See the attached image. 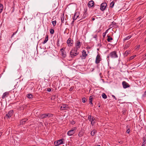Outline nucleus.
Segmentation results:
<instances>
[{
    "label": "nucleus",
    "mask_w": 146,
    "mask_h": 146,
    "mask_svg": "<svg viewBox=\"0 0 146 146\" xmlns=\"http://www.w3.org/2000/svg\"><path fill=\"white\" fill-rule=\"evenodd\" d=\"M80 15V13L79 12H75L74 15V17L73 18V20H75L78 17L79 18L80 16L79 15Z\"/></svg>",
    "instance_id": "ddd939ff"
},
{
    "label": "nucleus",
    "mask_w": 146,
    "mask_h": 146,
    "mask_svg": "<svg viewBox=\"0 0 146 146\" xmlns=\"http://www.w3.org/2000/svg\"><path fill=\"white\" fill-rule=\"evenodd\" d=\"M129 127H130L128 125L126 126V128L127 129L126 132L128 133H129L130 131Z\"/></svg>",
    "instance_id": "2f4dec72"
},
{
    "label": "nucleus",
    "mask_w": 146,
    "mask_h": 146,
    "mask_svg": "<svg viewBox=\"0 0 146 146\" xmlns=\"http://www.w3.org/2000/svg\"><path fill=\"white\" fill-rule=\"evenodd\" d=\"M48 35H46V38H45V40L43 42V44H44L46 43L47 42V41H48Z\"/></svg>",
    "instance_id": "bb28decb"
},
{
    "label": "nucleus",
    "mask_w": 146,
    "mask_h": 146,
    "mask_svg": "<svg viewBox=\"0 0 146 146\" xmlns=\"http://www.w3.org/2000/svg\"><path fill=\"white\" fill-rule=\"evenodd\" d=\"M122 84L123 86V87L124 88H127L129 87L130 86V85L126 82L124 81L122 82Z\"/></svg>",
    "instance_id": "f8f14e48"
},
{
    "label": "nucleus",
    "mask_w": 146,
    "mask_h": 146,
    "mask_svg": "<svg viewBox=\"0 0 146 146\" xmlns=\"http://www.w3.org/2000/svg\"><path fill=\"white\" fill-rule=\"evenodd\" d=\"M88 16V14L87 11L85 9L84 10V11L80 16L79 18L80 20L86 18Z\"/></svg>",
    "instance_id": "6e6552de"
},
{
    "label": "nucleus",
    "mask_w": 146,
    "mask_h": 146,
    "mask_svg": "<svg viewBox=\"0 0 146 146\" xmlns=\"http://www.w3.org/2000/svg\"><path fill=\"white\" fill-rule=\"evenodd\" d=\"M131 42H127L126 44L124 46V49L125 50L126 49L129 48L130 46Z\"/></svg>",
    "instance_id": "6ab92c4d"
},
{
    "label": "nucleus",
    "mask_w": 146,
    "mask_h": 146,
    "mask_svg": "<svg viewBox=\"0 0 146 146\" xmlns=\"http://www.w3.org/2000/svg\"><path fill=\"white\" fill-rule=\"evenodd\" d=\"M28 119L25 118L22 119L20 121L21 124L23 125L25 124V122L28 120Z\"/></svg>",
    "instance_id": "aec40b11"
},
{
    "label": "nucleus",
    "mask_w": 146,
    "mask_h": 146,
    "mask_svg": "<svg viewBox=\"0 0 146 146\" xmlns=\"http://www.w3.org/2000/svg\"><path fill=\"white\" fill-rule=\"evenodd\" d=\"M102 96L103 98L106 99L107 98V96L105 93H103L102 95Z\"/></svg>",
    "instance_id": "473e14b6"
},
{
    "label": "nucleus",
    "mask_w": 146,
    "mask_h": 146,
    "mask_svg": "<svg viewBox=\"0 0 146 146\" xmlns=\"http://www.w3.org/2000/svg\"><path fill=\"white\" fill-rule=\"evenodd\" d=\"M27 98L30 99H32L33 98V95L30 94H27Z\"/></svg>",
    "instance_id": "cd10ccee"
},
{
    "label": "nucleus",
    "mask_w": 146,
    "mask_h": 146,
    "mask_svg": "<svg viewBox=\"0 0 146 146\" xmlns=\"http://www.w3.org/2000/svg\"><path fill=\"white\" fill-rule=\"evenodd\" d=\"M15 33H13V35H15Z\"/></svg>",
    "instance_id": "4d7b16f0"
},
{
    "label": "nucleus",
    "mask_w": 146,
    "mask_h": 146,
    "mask_svg": "<svg viewBox=\"0 0 146 146\" xmlns=\"http://www.w3.org/2000/svg\"><path fill=\"white\" fill-rule=\"evenodd\" d=\"M143 142L141 146H145V145L146 144V137L144 136L143 138Z\"/></svg>",
    "instance_id": "412c9836"
},
{
    "label": "nucleus",
    "mask_w": 146,
    "mask_h": 146,
    "mask_svg": "<svg viewBox=\"0 0 146 146\" xmlns=\"http://www.w3.org/2000/svg\"><path fill=\"white\" fill-rule=\"evenodd\" d=\"M9 95V92H6L4 93L2 97V98L3 99L5 98H6Z\"/></svg>",
    "instance_id": "f3484780"
},
{
    "label": "nucleus",
    "mask_w": 146,
    "mask_h": 146,
    "mask_svg": "<svg viewBox=\"0 0 146 146\" xmlns=\"http://www.w3.org/2000/svg\"><path fill=\"white\" fill-rule=\"evenodd\" d=\"M112 97H113L115 100H117V98H116V97L114 95H112Z\"/></svg>",
    "instance_id": "de8ad7c7"
},
{
    "label": "nucleus",
    "mask_w": 146,
    "mask_h": 146,
    "mask_svg": "<svg viewBox=\"0 0 146 146\" xmlns=\"http://www.w3.org/2000/svg\"><path fill=\"white\" fill-rule=\"evenodd\" d=\"M140 47V45H138L137 46V47L136 48V49H137V48H138Z\"/></svg>",
    "instance_id": "3c124183"
},
{
    "label": "nucleus",
    "mask_w": 146,
    "mask_h": 146,
    "mask_svg": "<svg viewBox=\"0 0 146 146\" xmlns=\"http://www.w3.org/2000/svg\"><path fill=\"white\" fill-rule=\"evenodd\" d=\"M59 39H58L57 40V45L58 46H60V43H59Z\"/></svg>",
    "instance_id": "ea45409f"
},
{
    "label": "nucleus",
    "mask_w": 146,
    "mask_h": 146,
    "mask_svg": "<svg viewBox=\"0 0 146 146\" xmlns=\"http://www.w3.org/2000/svg\"><path fill=\"white\" fill-rule=\"evenodd\" d=\"M94 5V2L93 1H90L88 4L89 7L90 8L93 7Z\"/></svg>",
    "instance_id": "2eb2a0df"
},
{
    "label": "nucleus",
    "mask_w": 146,
    "mask_h": 146,
    "mask_svg": "<svg viewBox=\"0 0 146 146\" xmlns=\"http://www.w3.org/2000/svg\"><path fill=\"white\" fill-rule=\"evenodd\" d=\"M97 35H94V36L93 37V38H97Z\"/></svg>",
    "instance_id": "49530a36"
},
{
    "label": "nucleus",
    "mask_w": 146,
    "mask_h": 146,
    "mask_svg": "<svg viewBox=\"0 0 146 146\" xmlns=\"http://www.w3.org/2000/svg\"><path fill=\"white\" fill-rule=\"evenodd\" d=\"M95 19L93 17L92 18V20L93 21H94Z\"/></svg>",
    "instance_id": "603ef678"
},
{
    "label": "nucleus",
    "mask_w": 146,
    "mask_h": 146,
    "mask_svg": "<svg viewBox=\"0 0 146 146\" xmlns=\"http://www.w3.org/2000/svg\"><path fill=\"white\" fill-rule=\"evenodd\" d=\"M115 4V3L113 1H112L111 3L110 4V7L111 8L113 7Z\"/></svg>",
    "instance_id": "7c9ffc66"
},
{
    "label": "nucleus",
    "mask_w": 146,
    "mask_h": 146,
    "mask_svg": "<svg viewBox=\"0 0 146 146\" xmlns=\"http://www.w3.org/2000/svg\"><path fill=\"white\" fill-rule=\"evenodd\" d=\"M98 105H99L98 107H100V104H99V103H98Z\"/></svg>",
    "instance_id": "864d4df0"
},
{
    "label": "nucleus",
    "mask_w": 146,
    "mask_h": 146,
    "mask_svg": "<svg viewBox=\"0 0 146 146\" xmlns=\"http://www.w3.org/2000/svg\"><path fill=\"white\" fill-rule=\"evenodd\" d=\"M109 29H108L106 30V31H105V32L104 33H105V34H106L108 32V31Z\"/></svg>",
    "instance_id": "09e8293b"
},
{
    "label": "nucleus",
    "mask_w": 146,
    "mask_h": 146,
    "mask_svg": "<svg viewBox=\"0 0 146 146\" xmlns=\"http://www.w3.org/2000/svg\"><path fill=\"white\" fill-rule=\"evenodd\" d=\"M75 121H73V120L71 122V123L72 124H75Z\"/></svg>",
    "instance_id": "37998d69"
},
{
    "label": "nucleus",
    "mask_w": 146,
    "mask_h": 146,
    "mask_svg": "<svg viewBox=\"0 0 146 146\" xmlns=\"http://www.w3.org/2000/svg\"><path fill=\"white\" fill-rule=\"evenodd\" d=\"M97 133V131L95 129H94L90 133L91 135L92 136L94 135L95 134Z\"/></svg>",
    "instance_id": "5701e85b"
},
{
    "label": "nucleus",
    "mask_w": 146,
    "mask_h": 146,
    "mask_svg": "<svg viewBox=\"0 0 146 146\" xmlns=\"http://www.w3.org/2000/svg\"><path fill=\"white\" fill-rule=\"evenodd\" d=\"M66 48L63 47L62 48L60 49V52L61 53V55L62 58H64L66 56V53L65 50Z\"/></svg>",
    "instance_id": "39448f33"
},
{
    "label": "nucleus",
    "mask_w": 146,
    "mask_h": 146,
    "mask_svg": "<svg viewBox=\"0 0 146 146\" xmlns=\"http://www.w3.org/2000/svg\"><path fill=\"white\" fill-rule=\"evenodd\" d=\"M78 48H72L70 52V56L72 58H74L76 56L78 55L79 52H78Z\"/></svg>",
    "instance_id": "f257e3e1"
},
{
    "label": "nucleus",
    "mask_w": 146,
    "mask_h": 146,
    "mask_svg": "<svg viewBox=\"0 0 146 146\" xmlns=\"http://www.w3.org/2000/svg\"><path fill=\"white\" fill-rule=\"evenodd\" d=\"M130 53L129 51L126 50L123 53V56L124 57L127 56Z\"/></svg>",
    "instance_id": "4be33fe9"
},
{
    "label": "nucleus",
    "mask_w": 146,
    "mask_h": 146,
    "mask_svg": "<svg viewBox=\"0 0 146 146\" xmlns=\"http://www.w3.org/2000/svg\"><path fill=\"white\" fill-rule=\"evenodd\" d=\"M46 91L47 92H50L51 91V89L50 88H47L46 89Z\"/></svg>",
    "instance_id": "a19ab883"
},
{
    "label": "nucleus",
    "mask_w": 146,
    "mask_h": 146,
    "mask_svg": "<svg viewBox=\"0 0 146 146\" xmlns=\"http://www.w3.org/2000/svg\"><path fill=\"white\" fill-rule=\"evenodd\" d=\"M107 6V4L106 2L102 3L100 6V9L102 11H104L106 9Z\"/></svg>",
    "instance_id": "9d476101"
},
{
    "label": "nucleus",
    "mask_w": 146,
    "mask_h": 146,
    "mask_svg": "<svg viewBox=\"0 0 146 146\" xmlns=\"http://www.w3.org/2000/svg\"><path fill=\"white\" fill-rule=\"evenodd\" d=\"M86 99L85 98H84L82 99V102L83 103H85L86 102Z\"/></svg>",
    "instance_id": "58836bf2"
},
{
    "label": "nucleus",
    "mask_w": 146,
    "mask_h": 146,
    "mask_svg": "<svg viewBox=\"0 0 146 146\" xmlns=\"http://www.w3.org/2000/svg\"><path fill=\"white\" fill-rule=\"evenodd\" d=\"M83 134L82 131H80L78 135L79 137H81L82 136Z\"/></svg>",
    "instance_id": "72a5a7b5"
},
{
    "label": "nucleus",
    "mask_w": 146,
    "mask_h": 146,
    "mask_svg": "<svg viewBox=\"0 0 146 146\" xmlns=\"http://www.w3.org/2000/svg\"><path fill=\"white\" fill-rule=\"evenodd\" d=\"M77 129V127H74L68 132L67 133V135L69 136L72 135L75 133Z\"/></svg>",
    "instance_id": "20e7f679"
},
{
    "label": "nucleus",
    "mask_w": 146,
    "mask_h": 146,
    "mask_svg": "<svg viewBox=\"0 0 146 146\" xmlns=\"http://www.w3.org/2000/svg\"><path fill=\"white\" fill-rule=\"evenodd\" d=\"M53 116V115L50 113L41 114L38 115V117L41 119H43L47 117H52Z\"/></svg>",
    "instance_id": "f03ea898"
},
{
    "label": "nucleus",
    "mask_w": 146,
    "mask_h": 146,
    "mask_svg": "<svg viewBox=\"0 0 146 146\" xmlns=\"http://www.w3.org/2000/svg\"><path fill=\"white\" fill-rule=\"evenodd\" d=\"M52 24L54 26H55L56 25V21L55 20L54 21H52Z\"/></svg>",
    "instance_id": "c9c22d12"
},
{
    "label": "nucleus",
    "mask_w": 146,
    "mask_h": 146,
    "mask_svg": "<svg viewBox=\"0 0 146 146\" xmlns=\"http://www.w3.org/2000/svg\"><path fill=\"white\" fill-rule=\"evenodd\" d=\"M50 34H54V30L53 29H51L50 30Z\"/></svg>",
    "instance_id": "e433bc0d"
},
{
    "label": "nucleus",
    "mask_w": 146,
    "mask_h": 146,
    "mask_svg": "<svg viewBox=\"0 0 146 146\" xmlns=\"http://www.w3.org/2000/svg\"><path fill=\"white\" fill-rule=\"evenodd\" d=\"M82 56L83 57V58L84 59L87 56V54H86V51L84 50L82 51Z\"/></svg>",
    "instance_id": "a211bd4d"
},
{
    "label": "nucleus",
    "mask_w": 146,
    "mask_h": 146,
    "mask_svg": "<svg viewBox=\"0 0 146 146\" xmlns=\"http://www.w3.org/2000/svg\"><path fill=\"white\" fill-rule=\"evenodd\" d=\"M13 110L9 111L8 113H7L6 115V116H7L8 118H10L13 115Z\"/></svg>",
    "instance_id": "4468645a"
},
{
    "label": "nucleus",
    "mask_w": 146,
    "mask_h": 146,
    "mask_svg": "<svg viewBox=\"0 0 146 146\" xmlns=\"http://www.w3.org/2000/svg\"><path fill=\"white\" fill-rule=\"evenodd\" d=\"M3 9V4L0 3V13H1Z\"/></svg>",
    "instance_id": "c85d7f7f"
},
{
    "label": "nucleus",
    "mask_w": 146,
    "mask_h": 146,
    "mask_svg": "<svg viewBox=\"0 0 146 146\" xmlns=\"http://www.w3.org/2000/svg\"><path fill=\"white\" fill-rule=\"evenodd\" d=\"M64 140V139L63 138L57 141H56L54 142V144L55 146H58V145L64 143L63 141Z\"/></svg>",
    "instance_id": "0eeeda50"
},
{
    "label": "nucleus",
    "mask_w": 146,
    "mask_h": 146,
    "mask_svg": "<svg viewBox=\"0 0 146 146\" xmlns=\"http://www.w3.org/2000/svg\"><path fill=\"white\" fill-rule=\"evenodd\" d=\"M97 146H100V145H98Z\"/></svg>",
    "instance_id": "13d9d810"
},
{
    "label": "nucleus",
    "mask_w": 146,
    "mask_h": 146,
    "mask_svg": "<svg viewBox=\"0 0 146 146\" xmlns=\"http://www.w3.org/2000/svg\"><path fill=\"white\" fill-rule=\"evenodd\" d=\"M81 43L79 40H77L76 41V48H78H78H80L81 46Z\"/></svg>",
    "instance_id": "dca6fc26"
},
{
    "label": "nucleus",
    "mask_w": 146,
    "mask_h": 146,
    "mask_svg": "<svg viewBox=\"0 0 146 146\" xmlns=\"http://www.w3.org/2000/svg\"><path fill=\"white\" fill-rule=\"evenodd\" d=\"M107 36L108 37L107 40L108 42H110L111 40H113V38L111 37L110 36L108 35Z\"/></svg>",
    "instance_id": "393cba45"
},
{
    "label": "nucleus",
    "mask_w": 146,
    "mask_h": 146,
    "mask_svg": "<svg viewBox=\"0 0 146 146\" xmlns=\"http://www.w3.org/2000/svg\"><path fill=\"white\" fill-rule=\"evenodd\" d=\"M110 57L113 58H117L118 56L117 51L115 50L111 52L108 56L107 58H109Z\"/></svg>",
    "instance_id": "7ed1b4c3"
},
{
    "label": "nucleus",
    "mask_w": 146,
    "mask_h": 146,
    "mask_svg": "<svg viewBox=\"0 0 146 146\" xmlns=\"http://www.w3.org/2000/svg\"><path fill=\"white\" fill-rule=\"evenodd\" d=\"M106 35V34L104 33H103V38L105 37Z\"/></svg>",
    "instance_id": "79ce46f5"
},
{
    "label": "nucleus",
    "mask_w": 146,
    "mask_h": 146,
    "mask_svg": "<svg viewBox=\"0 0 146 146\" xmlns=\"http://www.w3.org/2000/svg\"><path fill=\"white\" fill-rule=\"evenodd\" d=\"M102 60V58L100 55L98 54L96 57V60L95 61V63L96 64L98 65L97 66L98 67L99 66L98 64L100 63V61H101Z\"/></svg>",
    "instance_id": "423d86ee"
},
{
    "label": "nucleus",
    "mask_w": 146,
    "mask_h": 146,
    "mask_svg": "<svg viewBox=\"0 0 146 146\" xmlns=\"http://www.w3.org/2000/svg\"><path fill=\"white\" fill-rule=\"evenodd\" d=\"M135 56H136L134 55V56H133L130 57L129 58V60H131L133 59L135 57Z\"/></svg>",
    "instance_id": "4c0bfd02"
},
{
    "label": "nucleus",
    "mask_w": 146,
    "mask_h": 146,
    "mask_svg": "<svg viewBox=\"0 0 146 146\" xmlns=\"http://www.w3.org/2000/svg\"><path fill=\"white\" fill-rule=\"evenodd\" d=\"M61 23H64V14H63L61 16Z\"/></svg>",
    "instance_id": "a878e982"
},
{
    "label": "nucleus",
    "mask_w": 146,
    "mask_h": 146,
    "mask_svg": "<svg viewBox=\"0 0 146 146\" xmlns=\"http://www.w3.org/2000/svg\"><path fill=\"white\" fill-rule=\"evenodd\" d=\"M92 96H91L89 98L90 103L92 104Z\"/></svg>",
    "instance_id": "f704fd0d"
},
{
    "label": "nucleus",
    "mask_w": 146,
    "mask_h": 146,
    "mask_svg": "<svg viewBox=\"0 0 146 146\" xmlns=\"http://www.w3.org/2000/svg\"><path fill=\"white\" fill-rule=\"evenodd\" d=\"M67 108L66 104L63 105L62 106H61L60 109L62 110H66Z\"/></svg>",
    "instance_id": "b1692460"
},
{
    "label": "nucleus",
    "mask_w": 146,
    "mask_h": 146,
    "mask_svg": "<svg viewBox=\"0 0 146 146\" xmlns=\"http://www.w3.org/2000/svg\"><path fill=\"white\" fill-rule=\"evenodd\" d=\"M54 98H55V96H52L51 97V100H52V99L54 100Z\"/></svg>",
    "instance_id": "a18cd8bd"
},
{
    "label": "nucleus",
    "mask_w": 146,
    "mask_h": 146,
    "mask_svg": "<svg viewBox=\"0 0 146 146\" xmlns=\"http://www.w3.org/2000/svg\"><path fill=\"white\" fill-rule=\"evenodd\" d=\"M114 23V22H112V23L113 24Z\"/></svg>",
    "instance_id": "6e6d98bb"
},
{
    "label": "nucleus",
    "mask_w": 146,
    "mask_h": 146,
    "mask_svg": "<svg viewBox=\"0 0 146 146\" xmlns=\"http://www.w3.org/2000/svg\"><path fill=\"white\" fill-rule=\"evenodd\" d=\"M131 37V35H129L128 36L126 37H125V38H124L123 39V41H125L127 40H129V38H130Z\"/></svg>",
    "instance_id": "c756f323"
},
{
    "label": "nucleus",
    "mask_w": 146,
    "mask_h": 146,
    "mask_svg": "<svg viewBox=\"0 0 146 146\" xmlns=\"http://www.w3.org/2000/svg\"><path fill=\"white\" fill-rule=\"evenodd\" d=\"M88 118L89 120L91 121V125H94L95 122H93V121L95 120V118L93 116L89 115H88Z\"/></svg>",
    "instance_id": "1a4fd4ad"
},
{
    "label": "nucleus",
    "mask_w": 146,
    "mask_h": 146,
    "mask_svg": "<svg viewBox=\"0 0 146 146\" xmlns=\"http://www.w3.org/2000/svg\"><path fill=\"white\" fill-rule=\"evenodd\" d=\"M73 89V88H70L69 90H70V91H72V90Z\"/></svg>",
    "instance_id": "8fccbe9b"
},
{
    "label": "nucleus",
    "mask_w": 146,
    "mask_h": 146,
    "mask_svg": "<svg viewBox=\"0 0 146 146\" xmlns=\"http://www.w3.org/2000/svg\"><path fill=\"white\" fill-rule=\"evenodd\" d=\"M1 134H2L1 133H1H0V137H1Z\"/></svg>",
    "instance_id": "5fc2aeb1"
},
{
    "label": "nucleus",
    "mask_w": 146,
    "mask_h": 146,
    "mask_svg": "<svg viewBox=\"0 0 146 146\" xmlns=\"http://www.w3.org/2000/svg\"><path fill=\"white\" fill-rule=\"evenodd\" d=\"M67 43L68 46H72L73 44V41L70 38H69L67 41Z\"/></svg>",
    "instance_id": "9b49d317"
},
{
    "label": "nucleus",
    "mask_w": 146,
    "mask_h": 146,
    "mask_svg": "<svg viewBox=\"0 0 146 146\" xmlns=\"http://www.w3.org/2000/svg\"><path fill=\"white\" fill-rule=\"evenodd\" d=\"M74 20H73V21H72V23H71V25L73 26L74 25Z\"/></svg>",
    "instance_id": "c03bdc74"
}]
</instances>
